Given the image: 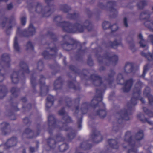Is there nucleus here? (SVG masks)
<instances>
[{
    "instance_id": "nucleus-60",
    "label": "nucleus",
    "mask_w": 153,
    "mask_h": 153,
    "mask_svg": "<svg viewBox=\"0 0 153 153\" xmlns=\"http://www.w3.org/2000/svg\"><path fill=\"white\" fill-rule=\"evenodd\" d=\"M143 110L144 112L145 113V114H152V115H153V113L148 110L147 108L146 107H143Z\"/></svg>"
},
{
    "instance_id": "nucleus-18",
    "label": "nucleus",
    "mask_w": 153,
    "mask_h": 153,
    "mask_svg": "<svg viewBox=\"0 0 153 153\" xmlns=\"http://www.w3.org/2000/svg\"><path fill=\"white\" fill-rule=\"evenodd\" d=\"M124 70L126 73H130L133 72L134 70V64L130 62H127L125 64Z\"/></svg>"
},
{
    "instance_id": "nucleus-43",
    "label": "nucleus",
    "mask_w": 153,
    "mask_h": 153,
    "mask_svg": "<svg viewBox=\"0 0 153 153\" xmlns=\"http://www.w3.org/2000/svg\"><path fill=\"white\" fill-rule=\"evenodd\" d=\"M128 45L129 46L130 49L133 52H134L137 50V49L135 47V45L134 41L131 40L130 41H128Z\"/></svg>"
},
{
    "instance_id": "nucleus-42",
    "label": "nucleus",
    "mask_w": 153,
    "mask_h": 153,
    "mask_svg": "<svg viewBox=\"0 0 153 153\" xmlns=\"http://www.w3.org/2000/svg\"><path fill=\"white\" fill-rule=\"evenodd\" d=\"M83 25L85 27V29L87 28L89 30L92 28V24L89 20H86L84 22Z\"/></svg>"
},
{
    "instance_id": "nucleus-33",
    "label": "nucleus",
    "mask_w": 153,
    "mask_h": 153,
    "mask_svg": "<svg viewBox=\"0 0 153 153\" xmlns=\"http://www.w3.org/2000/svg\"><path fill=\"white\" fill-rule=\"evenodd\" d=\"M13 47L15 51L18 52H19L20 51V48L18 42V38L16 36L14 41Z\"/></svg>"
},
{
    "instance_id": "nucleus-4",
    "label": "nucleus",
    "mask_w": 153,
    "mask_h": 153,
    "mask_svg": "<svg viewBox=\"0 0 153 153\" xmlns=\"http://www.w3.org/2000/svg\"><path fill=\"white\" fill-rule=\"evenodd\" d=\"M90 138V140L82 142L80 147L84 150H89L92 148L93 145L98 144L103 140V136L96 129H93Z\"/></svg>"
},
{
    "instance_id": "nucleus-45",
    "label": "nucleus",
    "mask_w": 153,
    "mask_h": 153,
    "mask_svg": "<svg viewBox=\"0 0 153 153\" xmlns=\"http://www.w3.org/2000/svg\"><path fill=\"white\" fill-rule=\"evenodd\" d=\"M75 81H69L68 83V86L71 88H73L75 90H78L79 89V87H76L75 86Z\"/></svg>"
},
{
    "instance_id": "nucleus-32",
    "label": "nucleus",
    "mask_w": 153,
    "mask_h": 153,
    "mask_svg": "<svg viewBox=\"0 0 153 153\" xmlns=\"http://www.w3.org/2000/svg\"><path fill=\"white\" fill-rule=\"evenodd\" d=\"M62 19V18L61 16H55L54 19V21L55 22H56V25L59 27H60L62 29V26L63 25L62 23L64 22H67L66 21H64L63 22H60Z\"/></svg>"
},
{
    "instance_id": "nucleus-40",
    "label": "nucleus",
    "mask_w": 153,
    "mask_h": 153,
    "mask_svg": "<svg viewBox=\"0 0 153 153\" xmlns=\"http://www.w3.org/2000/svg\"><path fill=\"white\" fill-rule=\"evenodd\" d=\"M36 74H32L31 78V83L32 87L34 90H35V88L37 84L36 82Z\"/></svg>"
},
{
    "instance_id": "nucleus-37",
    "label": "nucleus",
    "mask_w": 153,
    "mask_h": 153,
    "mask_svg": "<svg viewBox=\"0 0 153 153\" xmlns=\"http://www.w3.org/2000/svg\"><path fill=\"white\" fill-rule=\"evenodd\" d=\"M79 16L78 13H74L73 14L68 13L67 17L70 19L77 20L79 18Z\"/></svg>"
},
{
    "instance_id": "nucleus-14",
    "label": "nucleus",
    "mask_w": 153,
    "mask_h": 153,
    "mask_svg": "<svg viewBox=\"0 0 153 153\" xmlns=\"http://www.w3.org/2000/svg\"><path fill=\"white\" fill-rule=\"evenodd\" d=\"M69 68L70 70L74 71L75 73L78 74L81 77H84L86 79H88L86 75L88 73V71L87 70H84L82 72H80L78 69L73 65H70Z\"/></svg>"
},
{
    "instance_id": "nucleus-5",
    "label": "nucleus",
    "mask_w": 153,
    "mask_h": 153,
    "mask_svg": "<svg viewBox=\"0 0 153 153\" xmlns=\"http://www.w3.org/2000/svg\"><path fill=\"white\" fill-rule=\"evenodd\" d=\"M102 51L100 47H98L96 49L95 54L99 62H104L107 65L112 64L113 65H116L117 63L118 56L114 54L113 53H107L104 56L102 57L100 54Z\"/></svg>"
},
{
    "instance_id": "nucleus-3",
    "label": "nucleus",
    "mask_w": 153,
    "mask_h": 153,
    "mask_svg": "<svg viewBox=\"0 0 153 153\" xmlns=\"http://www.w3.org/2000/svg\"><path fill=\"white\" fill-rule=\"evenodd\" d=\"M143 137V132L142 130H140L134 137H133L130 131H127L125 134L124 140L125 142L131 148L128 150V153H137V149L135 147L136 146H139L136 144Z\"/></svg>"
},
{
    "instance_id": "nucleus-20",
    "label": "nucleus",
    "mask_w": 153,
    "mask_h": 153,
    "mask_svg": "<svg viewBox=\"0 0 153 153\" xmlns=\"http://www.w3.org/2000/svg\"><path fill=\"white\" fill-rule=\"evenodd\" d=\"M121 40V37L120 36H118L113 42H109L108 45L110 47L115 48L118 46L122 44Z\"/></svg>"
},
{
    "instance_id": "nucleus-56",
    "label": "nucleus",
    "mask_w": 153,
    "mask_h": 153,
    "mask_svg": "<svg viewBox=\"0 0 153 153\" xmlns=\"http://www.w3.org/2000/svg\"><path fill=\"white\" fill-rule=\"evenodd\" d=\"M128 19L126 17H125L123 19V24L124 26L126 27H128Z\"/></svg>"
},
{
    "instance_id": "nucleus-64",
    "label": "nucleus",
    "mask_w": 153,
    "mask_h": 153,
    "mask_svg": "<svg viewBox=\"0 0 153 153\" xmlns=\"http://www.w3.org/2000/svg\"><path fill=\"white\" fill-rule=\"evenodd\" d=\"M87 63L90 66H92L93 65V61L91 58H88Z\"/></svg>"
},
{
    "instance_id": "nucleus-51",
    "label": "nucleus",
    "mask_w": 153,
    "mask_h": 153,
    "mask_svg": "<svg viewBox=\"0 0 153 153\" xmlns=\"http://www.w3.org/2000/svg\"><path fill=\"white\" fill-rule=\"evenodd\" d=\"M110 26L111 25L109 22L106 21L104 22L102 25V27L104 29L109 28Z\"/></svg>"
},
{
    "instance_id": "nucleus-6",
    "label": "nucleus",
    "mask_w": 153,
    "mask_h": 153,
    "mask_svg": "<svg viewBox=\"0 0 153 153\" xmlns=\"http://www.w3.org/2000/svg\"><path fill=\"white\" fill-rule=\"evenodd\" d=\"M62 37L64 43L62 44V45L65 50L70 51L77 48L78 50H79L80 53H83L82 50H80L81 48L80 43L71 39L67 35L62 36Z\"/></svg>"
},
{
    "instance_id": "nucleus-53",
    "label": "nucleus",
    "mask_w": 153,
    "mask_h": 153,
    "mask_svg": "<svg viewBox=\"0 0 153 153\" xmlns=\"http://www.w3.org/2000/svg\"><path fill=\"white\" fill-rule=\"evenodd\" d=\"M7 20L8 19L7 17L3 16L2 17L1 21H2L1 24L2 27H5L6 23Z\"/></svg>"
},
{
    "instance_id": "nucleus-41",
    "label": "nucleus",
    "mask_w": 153,
    "mask_h": 153,
    "mask_svg": "<svg viewBox=\"0 0 153 153\" xmlns=\"http://www.w3.org/2000/svg\"><path fill=\"white\" fill-rule=\"evenodd\" d=\"M0 96L1 98L4 97L7 92V89L5 86L0 87Z\"/></svg>"
},
{
    "instance_id": "nucleus-57",
    "label": "nucleus",
    "mask_w": 153,
    "mask_h": 153,
    "mask_svg": "<svg viewBox=\"0 0 153 153\" xmlns=\"http://www.w3.org/2000/svg\"><path fill=\"white\" fill-rule=\"evenodd\" d=\"M109 28L111 29L112 32H114L117 30L118 27L116 24H114L112 25H111Z\"/></svg>"
},
{
    "instance_id": "nucleus-47",
    "label": "nucleus",
    "mask_w": 153,
    "mask_h": 153,
    "mask_svg": "<svg viewBox=\"0 0 153 153\" xmlns=\"http://www.w3.org/2000/svg\"><path fill=\"white\" fill-rule=\"evenodd\" d=\"M130 107L128 110L125 108L123 109L120 110L117 113V114L119 115H126L127 114L130 113Z\"/></svg>"
},
{
    "instance_id": "nucleus-23",
    "label": "nucleus",
    "mask_w": 153,
    "mask_h": 153,
    "mask_svg": "<svg viewBox=\"0 0 153 153\" xmlns=\"http://www.w3.org/2000/svg\"><path fill=\"white\" fill-rule=\"evenodd\" d=\"M10 59L9 55L7 53H5L3 55L2 57V64H4L6 67H9L10 66Z\"/></svg>"
},
{
    "instance_id": "nucleus-19",
    "label": "nucleus",
    "mask_w": 153,
    "mask_h": 153,
    "mask_svg": "<svg viewBox=\"0 0 153 153\" xmlns=\"http://www.w3.org/2000/svg\"><path fill=\"white\" fill-rule=\"evenodd\" d=\"M17 142V138L16 137H13L8 139L5 143V146L8 148L15 146Z\"/></svg>"
},
{
    "instance_id": "nucleus-22",
    "label": "nucleus",
    "mask_w": 153,
    "mask_h": 153,
    "mask_svg": "<svg viewBox=\"0 0 153 153\" xmlns=\"http://www.w3.org/2000/svg\"><path fill=\"white\" fill-rule=\"evenodd\" d=\"M108 142L110 146L112 148L117 149L119 148L118 139H110L108 140Z\"/></svg>"
},
{
    "instance_id": "nucleus-46",
    "label": "nucleus",
    "mask_w": 153,
    "mask_h": 153,
    "mask_svg": "<svg viewBox=\"0 0 153 153\" xmlns=\"http://www.w3.org/2000/svg\"><path fill=\"white\" fill-rule=\"evenodd\" d=\"M147 4V2L146 1H143L140 2L137 4V6L139 9H143L144 6Z\"/></svg>"
},
{
    "instance_id": "nucleus-63",
    "label": "nucleus",
    "mask_w": 153,
    "mask_h": 153,
    "mask_svg": "<svg viewBox=\"0 0 153 153\" xmlns=\"http://www.w3.org/2000/svg\"><path fill=\"white\" fill-rule=\"evenodd\" d=\"M123 77L122 74L120 73L117 76V80L118 82H120L121 80H123Z\"/></svg>"
},
{
    "instance_id": "nucleus-29",
    "label": "nucleus",
    "mask_w": 153,
    "mask_h": 153,
    "mask_svg": "<svg viewBox=\"0 0 153 153\" xmlns=\"http://www.w3.org/2000/svg\"><path fill=\"white\" fill-rule=\"evenodd\" d=\"M47 102L46 103V107L48 108H50L53 104L54 101V98L53 96L51 95H48L47 98Z\"/></svg>"
},
{
    "instance_id": "nucleus-58",
    "label": "nucleus",
    "mask_w": 153,
    "mask_h": 153,
    "mask_svg": "<svg viewBox=\"0 0 153 153\" xmlns=\"http://www.w3.org/2000/svg\"><path fill=\"white\" fill-rule=\"evenodd\" d=\"M88 117L89 119H92V118L94 119L96 117L98 116V117L101 118H104L107 115H88Z\"/></svg>"
},
{
    "instance_id": "nucleus-27",
    "label": "nucleus",
    "mask_w": 153,
    "mask_h": 153,
    "mask_svg": "<svg viewBox=\"0 0 153 153\" xmlns=\"http://www.w3.org/2000/svg\"><path fill=\"white\" fill-rule=\"evenodd\" d=\"M62 85V80L60 77H59L55 81L54 83V89L57 90L61 88Z\"/></svg>"
},
{
    "instance_id": "nucleus-2",
    "label": "nucleus",
    "mask_w": 153,
    "mask_h": 153,
    "mask_svg": "<svg viewBox=\"0 0 153 153\" xmlns=\"http://www.w3.org/2000/svg\"><path fill=\"white\" fill-rule=\"evenodd\" d=\"M115 73L112 70H111L108 74L107 79H105L103 81L102 80L101 77L96 74L91 75L89 78L93 84L96 86H100L101 89H96V97L94 98L92 100L91 105L95 108H97L96 110L97 115H105L106 114L104 109H100V108H104L105 105L101 101L102 100V96L106 86L107 84L111 83L113 81V78Z\"/></svg>"
},
{
    "instance_id": "nucleus-17",
    "label": "nucleus",
    "mask_w": 153,
    "mask_h": 153,
    "mask_svg": "<svg viewBox=\"0 0 153 153\" xmlns=\"http://www.w3.org/2000/svg\"><path fill=\"white\" fill-rule=\"evenodd\" d=\"M133 82L134 81L132 79L126 81L124 83V86L122 88L123 91L125 92H128L131 89Z\"/></svg>"
},
{
    "instance_id": "nucleus-62",
    "label": "nucleus",
    "mask_w": 153,
    "mask_h": 153,
    "mask_svg": "<svg viewBox=\"0 0 153 153\" xmlns=\"http://www.w3.org/2000/svg\"><path fill=\"white\" fill-rule=\"evenodd\" d=\"M43 62L40 61H39V70L40 71H41L42 70L43 68Z\"/></svg>"
},
{
    "instance_id": "nucleus-12",
    "label": "nucleus",
    "mask_w": 153,
    "mask_h": 153,
    "mask_svg": "<svg viewBox=\"0 0 153 153\" xmlns=\"http://www.w3.org/2000/svg\"><path fill=\"white\" fill-rule=\"evenodd\" d=\"M28 32L29 33L25 34L24 33H27V30H22L20 28L18 27L17 32V36L22 37H28L30 36L33 35L36 32L35 29L32 24H30L28 29Z\"/></svg>"
},
{
    "instance_id": "nucleus-9",
    "label": "nucleus",
    "mask_w": 153,
    "mask_h": 153,
    "mask_svg": "<svg viewBox=\"0 0 153 153\" xmlns=\"http://www.w3.org/2000/svg\"><path fill=\"white\" fill-rule=\"evenodd\" d=\"M151 13L148 10L142 12L140 16V18L142 20H146L144 24L146 27L153 31V21L149 19Z\"/></svg>"
},
{
    "instance_id": "nucleus-15",
    "label": "nucleus",
    "mask_w": 153,
    "mask_h": 153,
    "mask_svg": "<svg viewBox=\"0 0 153 153\" xmlns=\"http://www.w3.org/2000/svg\"><path fill=\"white\" fill-rule=\"evenodd\" d=\"M90 105L87 103H84L82 104L81 106L80 110H79V108L78 106L75 107V112L76 113L79 111L81 112V113L83 114H86L88 111V108Z\"/></svg>"
},
{
    "instance_id": "nucleus-59",
    "label": "nucleus",
    "mask_w": 153,
    "mask_h": 153,
    "mask_svg": "<svg viewBox=\"0 0 153 153\" xmlns=\"http://www.w3.org/2000/svg\"><path fill=\"white\" fill-rule=\"evenodd\" d=\"M59 115H65L67 113L65 110L64 108H62L59 111Z\"/></svg>"
},
{
    "instance_id": "nucleus-26",
    "label": "nucleus",
    "mask_w": 153,
    "mask_h": 153,
    "mask_svg": "<svg viewBox=\"0 0 153 153\" xmlns=\"http://www.w3.org/2000/svg\"><path fill=\"white\" fill-rule=\"evenodd\" d=\"M138 38L140 40L139 44L140 46L143 48H145L146 49H147L148 47L147 44V42L143 39V36L141 33H140L138 35Z\"/></svg>"
},
{
    "instance_id": "nucleus-21",
    "label": "nucleus",
    "mask_w": 153,
    "mask_h": 153,
    "mask_svg": "<svg viewBox=\"0 0 153 153\" xmlns=\"http://www.w3.org/2000/svg\"><path fill=\"white\" fill-rule=\"evenodd\" d=\"M119 116L117 120L118 124L117 126L118 127L120 126L125 121L129 120L130 119V115H119Z\"/></svg>"
},
{
    "instance_id": "nucleus-44",
    "label": "nucleus",
    "mask_w": 153,
    "mask_h": 153,
    "mask_svg": "<svg viewBox=\"0 0 153 153\" xmlns=\"http://www.w3.org/2000/svg\"><path fill=\"white\" fill-rule=\"evenodd\" d=\"M11 92L12 95L14 97H17L19 92V89L18 88L13 87L11 90Z\"/></svg>"
},
{
    "instance_id": "nucleus-7",
    "label": "nucleus",
    "mask_w": 153,
    "mask_h": 153,
    "mask_svg": "<svg viewBox=\"0 0 153 153\" xmlns=\"http://www.w3.org/2000/svg\"><path fill=\"white\" fill-rule=\"evenodd\" d=\"M62 24L63 25L62 30L67 33H74L77 32L82 33L85 29L80 21L74 24L69 22H64Z\"/></svg>"
},
{
    "instance_id": "nucleus-36",
    "label": "nucleus",
    "mask_w": 153,
    "mask_h": 153,
    "mask_svg": "<svg viewBox=\"0 0 153 153\" xmlns=\"http://www.w3.org/2000/svg\"><path fill=\"white\" fill-rule=\"evenodd\" d=\"M141 55L142 56H144L147 58L148 60L149 61L153 60V54H151L149 53H146L143 51H142L141 52Z\"/></svg>"
},
{
    "instance_id": "nucleus-54",
    "label": "nucleus",
    "mask_w": 153,
    "mask_h": 153,
    "mask_svg": "<svg viewBox=\"0 0 153 153\" xmlns=\"http://www.w3.org/2000/svg\"><path fill=\"white\" fill-rule=\"evenodd\" d=\"M149 69V65L148 64H146L144 67V70L143 71V74L142 75V76L144 77L145 76V75L147 72V71Z\"/></svg>"
},
{
    "instance_id": "nucleus-48",
    "label": "nucleus",
    "mask_w": 153,
    "mask_h": 153,
    "mask_svg": "<svg viewBox=\"0 0 153 153\" xmlns=\"http://www.w3.org/2000/svg\"><path fill=\"white\" fill-rule=\"evenodd\" d=\"M33 46L30 41H28L26 45V50H33Z\"/></svg>"
},
{
    "instance_id": "nucleus-30",
    "label": "nucleus",
    "mask_w": 153,
    "mask_h": 153,
    "mask_svg": "<svg viewBox=\"0 0 153 153\" xmlns=\"http://www.w3.org/2000/svg\"><path fill=\"white\" fill-rule=\"evenodd\" d=\"M137 116V118L143 123L147 122L150 125H152L153 123L152 122L149 121L148 119L145 118V115H139Z\"/></svg>"
},
{
    "instance_id": "nucleus-11",
    "label": "nucleus",
    "mask_w": 153,
    "mask_h": 153,
    "mask_svg": "<svg viewBox=\"0 0 153 153\" xmlns=\"http://www.w3.org/2000/svg\"><path fill=\"white\" fill-rule=\"evenodd\" d=\"M142 85L141 82L138 81L135 85V88L134 90L133 97L131 99V106L135 105L137 104L136 100L139 98L140 93V88Z\"/></svg>"
},
{
    "instance_id": "nucleus-35",
    "label": "nucleus",
    "mask_w": 153,
    "mask_h": 153,
    "mask_svg": "<svg viewBox=\"0 0 153 153\" xmlns=\"http://www.w3.org/2000/svg\"><path fill=\"white\" fill-rule=\"evenodd\" d=\"M21 68L25 72L28 73L29 71L27 65L24 62H21L19 64Z\"/></svg>"
},
{
    "instance_id": "nucleus-34",
    "label": "nucleus",
    "mask_w": 153,
    "mask_h": 153,
    "mask_svg": "<svg viewBox=\"0 0 153 153\" xmlns=\"http://www.w3.org/2000/svg\"><path fill=\"white\" fill-rule=\"evenodd\" d=\"M69 145L68 143H64L61 145H59L58 149L59 151L61 152H63L68 149Z\"/></svg>"
},
{
    "instance_id": "nucleus-10",
    "label": "nucleus",
    "mask_w": 153,
    "mask_h": 153,
    "mask_svg": "<svg viewBox=\"0 0 153 153\" xmlns=\"http://www.w3.org/2000/svg\"><path fill=\"white\" fill-rule=\"evenodd\" d=\"M49 46L47 51H44L42 53L43 55L46 59L55 56L57 53L58 49L54 43H51L49 44Z\"/></svg>"
},
{
    "instance_id": "nucleus-13",
    "label": "nucleus",
    "mask_w": 153,
    "mask_h": 153,
    "mask_svg": "<svg viewBox=\"0 0 153 153\" xmlns=\"http://www.w3.org/2000/svg\"><path fill=\"white\" fill-rule=\"evenodd\" d=\"M40 80L39 81V83L41 84L40 87L41 92L40 95L42 96L45 95L48 91V87L47 86L45 85V78L42 75H40Z\"/></svg>"
},
{
    "instance_id": "nucleus-39",
    "label": "nucleus",
    "mask_w": 153,
    "mask_h": 153,
    "mask_svg": "<svg viewBox=\"0 0 153 153\" xmlns=\"http://www.w3.org/2000/svg\"><path fill=\"white\" fill-rule=\"evenodd\" d=\"M77 120V123L78 125V128L79 130L82 128V123L83 118V115H76Z\"/></svg>"
},
{
    "instance_id": "nucleus-49",
    "label": "nucleus",
    "mask_w": 153,
    "mask_h": 153,
    "mask_svg": "<svg viewBox=\"0 0 153 153\" xmlns=\"http://www.w3.org/2000/svg\"><path fill=\"white\" fill-rule=\"evenodd\" d=\"M48 35L50 36L51 39L54 42L56 41L57 39V38L56 36L51 31H49L48 32Z\"/></svg>"
},
{
    "instance_id": "nucleus-1",
    "label": "nucleus",
    "mask_w": 153,
    "mask_h": 153,
    "mask_svg": "<svg viewBox=\"0 0 153 153\" xmlns=\"http://www.w3.org/2000/svg\"><path fill=\"white\" fill-rule=\"evenodd\" d=\"M62 126L59 127V124L60 122L56 118L55 115H48V132L51 135L53 133V130L56 128H58L61 130L70 131L67 135V138H65L60 133L58 134L52 138L49 137L46 140L47 145L49 147V149L55 148L59 143L61 142H69L74 138L77 134L76 131L72 130L71 128L68 126V123L72 122V120L69 115H62Z\"/></svg>"
},
{
    "instance_id": "nucleus-8",
    "label": "nucleus",
    "mask_w": 153,
    "mask_h": 153,
    "mask_svg": "<svg viewBox=\"0 0 153 153\" xmlns=\"http://www.w3.org/2000/svg\"><path fill=\"white\" fill-rule=\"evenodd\" d=\"M45 1L48 4V6L42 8L40 14L43 17H48L55 11L56 7L55 6H53V0H45Z\"/></svg>"
},
{
    "instance_id": "nucleus-24",
    "label": "nucleus",
    "mask_w": 153,
    "mask_h": 153,
    "mask_svg": "<svg viewBox=\"0 0 153 153\" xmlns=\"http://www.w3.org/2000/svg\"><path fill=\"white\" fill-rule=\"evenodd\" d=\"M34 133V131L29 128H26L23 133V135L26 134L27 135V138L31 139L37 137L35 136Z\"/></svg>"
},
{
    "instance_id": "nucleus-38",
    "label": "nucleus",
    "mask_w": 153,
    "mask_h": 153,
    "mask_svg": "<svg viewBox=\"0 0 153 153\" xmlns=\"http://www.w3.org/2000/svg\"><path fill=\"white\" fill-rule=\"evenodd\" d=\"M59 8L60 10L64 12H69L71 10V8L66 4H62L60 6Z\"/></svg>"
},
{
    "instance_id": "nucleus-31",
    "label": "nucleus",
    "mask_w": 153,
    "mask_h": 153,
    "mask_svg": "<svg viewBox=\"0 0 153 153\" xmlns=\"http://www.w3.org/2000/svg\"><path fill=\"white\" fill-rule=\"evenodd\" d=\"M11 78L12 82L14 83H17L19 80L18 73L16 72H13L11 75Z\"/></svg>"
},
{
    "instance_id": "nucleus-16",
    "label": "nucleus",
    "mask_w": 153,
    "mask_h": 153,
    "mask_svg": "<svg viewBox=\"0 0 153 153\" xmlns=\"http://www.w3.org/2000/svg\"><path fill=\"white\" fill-rule=\"evenodd\" d=\"M1 130L3 135H6L11 131V129L9 123L4 122L1 124Z\"/></svg>"
},
{
    "instance_id": "nucleus-25",
    "label": "nucleus",
    "mask_w": 153,
    "mask_h": 153,
    "mask_svg": "<svg viewBox=\"0 0 153 153\" xmlns=\"http://www.w3.org/2000/svg\"><path fill=\"white\" fill-rule=\"evenodd\" d=\"M149 92V87H146L144 92L143 94L148 97L149 104L152 105L153 103V96L150 94Z\"/></svg>"
},
{
    "instance_id": "nucleus-50",
    "label": "nucleus",
    "mask_w": 153,
    "mask_h": 153,
    "mask_svg": "<svg viewBox=\"0 0 153 153\" xmlns=\"http://www.w3.org/2000/svg\"><path fill=\"white\" fill-rule=\"evenodd\" d=\"M23 122L27 126H29L31 124V121L29 117H26L23 119Z\"/></svg>"
},
{
    "instance_id": "nucleus-28",
    "label": "nucleus",
    "mask_w": 153,
    "mask_h": 153,
    "mask_svg": "<svg viewBox=\"0 0 153 153\" xmlns=\"http://www.w3.org/2000/svg\"><path fill=\"white\" fill-rule=\"evenodd\" d=\"M116 2L114 1H109L107 4V6L110 7L109 10L112 14L115 15L117 13V10L112 7L114 6Z\"/></svg>"
},
{
    "instance_id": "nucleus-52",
    "label": "nucleus",
    "mask_w": 153,
    "mask_h": 153,
    "mask_svg": "<svg viewBox=\"0 0 153 153\" xmlns=\"http://www.w3.org/2000/svg\"><path fill=\"white\" fill-rule=\"evenodd\" d=\"M9 25H11L12 23L15 24V18L14 16H12L9 18Z\"/></svg>"
},
{
    "instance_id": "nucleus-55",
    "label": "nucleus",
    "mask_w": 153,
    "mask_h": 153,
    "mask_svg": "<svg viewBox=\"0 0 153 153\" xmlns=\"http://www.w3.org/2000/svg\"><path fill=\"white\" fill-rule=\"evenodd\" d=\"M12 26L11 25H9L6 27V33L7 35H9L10 33V30L12 28Z\"/></svg>"
},
{
    "instance_id": "nucleus-61",
    "label": "nucleus",
    "mask_w": 153,
    "mask_h": 153,
    "mask_svg": "<svg viewBox=\"0 0 153 153\" xmlns=\"http://www.w3.org/2000/svg\"><path fill=\"white\" fill-rule=\"evenodd\" d=\"M26 17H22L21 18V22L22 25H25L26 22Z\"/></svg>"
}]
</instances>
